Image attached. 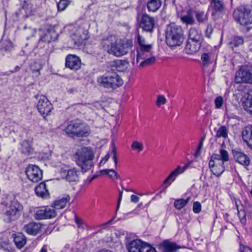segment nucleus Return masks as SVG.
<instances>
[{
	"instance_id": "51",
	"label": "nucleus",
	"mask_w": 252,
	"mask_h": 252,
	"mask_svg": "<svg viewBox=\"0 0 252 252\" xmlns=\"http://www.w3.org/2000/svg\"><path fill=\"white\" fill-rule=\"evenodd\" d=\"M238 214L240 221L243 225H245L246 223V214L244 211L240 212L238 211Z\"/></svg>"
},
{
	"instance_id": "27",
	"label": "nucleus",
	"mask_w": 252,
	"mask_h": 252,
	"mask_svg": "<svg viewBox=\"0 0 252 252\" xmlns=\"http://www.w3.org/2000/svg\"><path fill=\"white\" fill-rule=\"evenodd\" d=\"M211 8L214 10L211 13L212 16H214L215 14H220L224 9L223 3L220 0H212L210 8Z\"/></svg>"
},
{
	"instance_id": "20",
	"label": "nucleus",
	"mask_w": 252,
	"mask_h": 252,
	"mask_svg": "<svg viewBox=\"0 0 252 252\" xmlns=\"http://www.w3.org/2000/svg\"><path fill=\"white\" fill-rule=\"evenodd\" d=\"M202 42L189 40L187 41L185 51L188 54L196 53L200 49Z\"/></svg>"
},
{
	"instance_id": "33",
	"label": "nucleus",
	"mask_w": 252,
	"mask_h": 252,
	"mask_svg": "<svg viewBox=\"0 0 252 252\" xmlns=\"http://www.w3.org/2000/svg\"><path fill=\"white\" fill-rule=\"evenodd\" d=\"M21 150L22 153L26 155H30L32 153L33 149L31 147L29 141L24 140L21 145Z\"/></svg>"
},
{
	"instance_id": "59",
	"label": "nucleus",
	"mask_w": 252,
	"mask_h": 252,
	"mask_svg": "<svg viewBox=\"0 0 252 252\" xmlns=\"http://www.w3.org/2000/svg\"><path fill=\"white\" fill-rule=\"evenodd\" d=\"M123 193V191H119V198H118V202H117L116 212L118 210V209H119V208L120 207L121 201L122 199Z\"/></svg>"
},
{
	"instance_id": "19",
	"label": "nucleus",
	"mask_w": 252,
	"mask_h": 252,
	"mask_svg": "<svg viewBox=\"0 0 252 252\" xmlns=\"http://www.w3.org/2000/svg\"><path fill=\"white\" fill-rule=\"evenodd\" d=\"M234 158L236 162L243 166H248L250 163V159L249 157L241 152L237 149L232 151Z\"/></svg>"
},
{
	"instance_id": "11",
	"label": "nucleus",
	"mask_w": 252,
	"mask_h": 252,
	"mask_svg": "<svg viewBox=\"0 0 252 252\" xmlns=\"http://www.w3.org/2000/svg\"><path fill=\"white\" fill-rule=\"evenodd\" d=\"M23 208L22 205L14 198L8 200L5 205L4 214L8 217V221L14 219L16 215Z\"/></svg>"
},
{
	"instance_id": "53",
	"label": "nucleus",
	"mask_w": 252,
	"mask_h": 252,
	"mask_svg": "<svg viewBox=\"0 0 252 252\" xmlns=\"http://www.w3.org/2000/svg\"><path fill=\"white\" fill-rule=\"evenodd\" d=\"M75 221L76 224L77 225L78 228H81L82 229H84L86 224L82 220L78 218H76Z\"/></svg>"
},
{
	"instance_id": "35",
	"label": "nucleus",
	"mask_w": 252,
	"mask_h": 252,
	"mask_svg": "<svg viewBox=\"0 0 252 252\" xmlns=\"http://www.w3.org/2000/svg\"><path fill=\"white\" fill-rule=\"evenodd\" d=\"M235 21L243 26L252 23V17H235Z\"/></svg>"
},
{
	"instance_id": "48",
	"label": "nucleus",
	"mask_w": 252,
	"mask_h": 252,
	"mask_svg": "<svg viewBox=\"0 0 252 252\" xmlns=\"http://www.w3.org/2000/svg\"><path fill=\"white\" fill-rule=\"evenodd\" d=\"M201 205L199 202L196 201L193 204V211L194 213L198 214L201 211Z\"/></svg>"
},
{
	"instance_id": "32",
	"label": "nucleus",
	"mask_w": 252,
	"mask_h": 252,
	"mask_svg": "<svg viewBox=\"0 0 252 252\" xmlns=\"http://www.w3.org/2000/svg\"><path fill=\"white\" fill-rule=\"evenodd\" d=\"M160 0H150L147 3V7L150 11L156 12L161 6Z\"/></svg>"
},
{
	"instance_id": "18",
	"label": "nucleus",
	"mask_w": 252,
	"mask_h": 252,
	"mask_svg": "<svg viewBox=\"0 0 252 252\" xmlns=\"http://www.w3.org/2000/svg\"><path fill=\"white\" fill-rule=\"evenodd\" d=\"M80 123L79 120L68 122L63 131L65 132L68 136L71 137H75L77 133Z\"/></svg>"
},
{
	"instance_id": "2",
	"label": "nucleus",
	"mask_w": 252,
	"mask_h": 252,
	"mask_svg": "<svg viewBox=\"0 0 252 252\" xmlns=\"http://www.w3.org/2000/svg\"><path fill=\"white\" fill-rule=\"evenodd\" d=\"M136 48V62L140 63V67H144L155 62V57L152 55L153 44L147 42L145 38L138 34Z\"/></svg>"
},
{
	"instance_id": "22",
	"label": "nucleus",
	"mask_w": 252,
	"mask_h": 252,
	"mask_svg": "<svg viewBox=\"0 0 252 252\" xmlns=\"http://www.w3.org/2000/svg\"><path fill=\"white\" fill-rule=\"evenodd\" d=\"M154 25L155 22L152 17H142L140 26L144 30L151 32Z\"/></svg>"
},
{
	"instance_id": "23",
	"label": "nucleus",
	"mask_w": 252,
	"mask_h": 252,
	"mask_svg": "<svg viewBox=\"0 0 252 252\" xmlns=\"http://www.w3.org/2000/svg\"><path fill=\"white\" fill-rule=\"evenodd\" d=\"M24 229L29 234L36 235L40 232L41 224L36 222H31L25 225Z\"/></svg>"
},
{
	"instance_id": "37",
	"label": "nucleus",
	"mask_w": 252,
	"mask_h": 252,
	"mask_svg": "<svg viewBox=\"0 0 252 252\" xmlns=\"http://www.w3.org/2000/svg\"><path fill=\"white\" fill-rule=\"evenodd\" d=\"M115 64L119 71H123L127 68L129 63L127 60H118L115 62Z\"/></svg>"
},
{
	"instance_id": "26",
	"label": "nucleus",
	"mask_w": 252,
	"mask_h": 252,
	"mask_svg": "<svg viewBox=\"0 0 252 252\" xmlns=\"http://www.w3.org/2000/svg\"><path fill=\"white\" fill-rule=\"evenodd\" d=\"M34 190L35 194L39 197L47 198L49 196V193L47 189L46 185L44 182H42L37 186Z\"/></svg>"
},
{
	"instance_id": "61",
	"label": "nucleus",
	"mask_w": 252,
	"mask_h": 252,
	"mask_svg": "<svg viewBox=\"0 0 252 252\" xmlns=\"http://www.w3.org/2000/svg\"><path fill=\"white\" fill-rule=\"evenodd\" d=\"M215 167H216V172H212L213 173V174L216 176L217 177H219L221 175V174L223 172H220V173H219V172L218 171H219V167H218V166H215Z\"/></svg>"
},
{
	"instance_id": "58",
	"label": "nucleus",
	"mask_w": 252,
	"mask_h": 252,
	"mask_svg": "<svg viewBox=\"0 0 252 252\" xmlns=\"http://www.w3.org/2000/svg\"><path fill=\"white\" fill-rule=\"evenodd\" d=\"M240 252H252V250L249 247L242 245H240Z\"/></svg>"
},
{
	"instance_id": "6",
	"label": "nucleus",
	"mask_w": 252,
	"mask_h": 252,
	"mask_svg": "<svg viewBox=\"0 0 252 252\" xmlns=\"http://www.w3.org/2000/svg\"><path fill=\"white\" fill-rule=\"evenodd\" d=\"M97 81L99 85L106 89H116L123 84V81L117 73L99 76Z\"/></svg>"
},
{
	"instance_id": "38",
	"label": "nucleus",
	"mask_w": 252,
	"mask_h": 252,
	"mask_svg": "<svg viewBox=\"0 0 252 252\" xmlns=\"http://www.w3.org/2000/svg\"><path fill=\"white\" fill-rule=\"evenodd\" d=\"M245 109L252 115V90L249 94L248 97L245 102Z\"/></svg>"
},
{
	"instance_id": "47",
	"label": "nucleus",
	"mask_w": 252,
	"mask_h": 252,
	"mask_svg": "<svg viewBox=\"0 0 252 252\" xmlns=\"http://www.w3.org/2000/svg\"><path fill=\"white\" fill-rule=\"evenodd\" d=\"M215 107L217 109H220L223 103V99L221 96H218L215 99Z\"/></svg>"
},
{
	"instance_id": "34",
	"label": "nucleus",
	"mask_w": 252,
	"mask_h": 252,
	"mask_svg": "<svg viewBox=\"0 0 252 252\" xmlns=\"http://www.w3.org/2000/svg\"><path fill=\"white\" fill-rule=\"evenodd\" d=\"M14 241L18 248H22L26 244V239L22 234H19L14 237Z\"/></svg>"
},
{
	"instance_id": "16",
	"label": "nucleus",
	"mask_w": 252,
	"mask_h": 252,
	"mask_svg": "<svg viewBox=\"0 0 252 252\" xmlns=\"http://www.w3.org/2000/svg\"><path fill=\"white\" fill-rule=\"evenodd\" d=\"M188 167V164H186L182 167L178 166L175 169L172 171L163 182V184L165 186V188L169 187L180 174L185 171Z\"/></svg>"
},
{
	"instance_id": "44",
	"label": "nucleus",
	"mask_w": 252,
	"mask_h": 252,
	"mask_svg": "<svg viewBox=\"0 0 252 252\" xmlns=\"http://www.w3.org/2000/svg\"><path fill=\"white\" fill-rule=\"evenodd\" d=\"M2 48L5 51H10L13 48V44L9 40L2 42Z\"/></svg>"
},
{
	"instance_id": "46",
	"label": "nucleus",
	"mask_w": 252,
	"mask_h": 252,
	"mask_svg": "<svg viewBox=\"0 0 252 252\" xmlns=\"http://www.w3.org/2000/svg\"><path fill=\"white\" fill-rule=\"evenodd\" d=\"M87 107L92 110L99 109L101 108V105L99 102L95 101L92 103H89Z\"/></svg>"
},
{
	"instance_id": "3",
	"label": "nucleus",
	"mask_w": 252,
	"mask_h": 252,
	"mask_svg": "<svg viewBox=\"0 0 252 252\" xmlns=\"http://www.w3.org/2000/svg\"><path fill=\"white\" fill-rule=\"evenodd\" d=\"M88 27L87 24L79 26L77 24H71L65 26L64 29L69 32L71 41L75 47L83 45L89 39Z\"/></svg>"
},
{
	"instance_id": "5",
	"label": "nucleus",
	"mask_w": 252,
	"mask_h": 252,
	"mask_svg": "<svg viewBox=\"0 0 252 252\" xmlns=\"http://www.w3.org/2000/svg\"><path fill=\"white\" fill-rule=\"evenodd\" d=\"M183 31L180 26L171 24L167 25L165 31L166 42L170 47L180 46L184 39Z\"/></svg>"
},
{
	"instance_id": "45",
	"label": "nucleus",
	"mask_w": 252,
	"mask_h": 252,
	"mask_svg": "<svg viewBox=\"0 0 252 252\" xmlns=\"http://www.w3.org/2000/svg\"><path fill=\"white\" fill-rule=\"evenodd\" d=\"M166 103V99L163 95H158L157 97L156 104L159 107L161 105L165 104Z\"/></svg>"
},
{
	"instance_id": "21",
	"label": "nucleus",
	"mask_w": 252,
	"mask_h": 252,
	"mask_svg": "<svg viewBox=\"0 0 252 252\" xmlns=\"http://www.w3.org/2000/svg\"><path fill=\"white\" fill-rule=\"evenodd\" d=\"M70 197L68 195L65 194L58 199L55 200L52 204V207L54 209H62L64 208L67 204L69 203Z\"/></svg>"
},
{
	"instance_id": "4",
	"label": "nucleus",
	"mask_w": 252,
	"mask_h": 252,
	"mask_svg": "<svg viewBox=\"0 0 252 252\" xmlns=\"http://www.w3.org/2000/svg\"><path fill=\"white\" fill-rule=\"evenodd\" d=\"M94 154L90 148L83 147L74 154V158L76 164L81 168L82 172H86L93 166V160Z\"/></svg>"
},
{
	"instance_id": "15",
	"label": "nucleus",
	"mask_w": 252,
	"mask_h": 252,
	"mask_svg": "<svg viewBox=\"0 0 252 252\" xmlns=\"http://www.w3.org/2000/svg\"><path fill=\"white\" fill-rule=\"evenodd\" d=\"M79 171L74 168L69 169L62 168L61 170V174L63 178H65V180L69 182H76L79 180Z\"/></svg>"
},
{
	"instance_id": "39",
	"label": "nucleus",
	"mask_w": 252,
	"mask_h": 252,
	"mask_svg": "<svg viewBox=\"0 0 252 252\" xmlns=\"http://www.w3.org/2000/svg\"><path fill=\"white\" fill-rule=\"evenodd\" d=\"M189 200V198L186 199H179L175 201L174 205V207L178 210H181L184 207Z\"/></svg>"
},
{
	"instance_id": "28",
	"label": "nucleus",
	"mask_w": 252,
	"mask_h": 252,
	"mask_svg": "<svg viewBox=\"0 0 252 252\" xmlns=\"http://www.w3.org/2000/svg\"><path fill=\"white\" fill-rule=\"evenodd\" d=\"M189 40L202 42V35L201 32L196 28H192L189 32Z\"/></svg>"
},
{
	"instance_id": "29",
	"label": "nucleus",
	"mask_w": 252,
	"mask_h": 252,
	"mask_svg": "<svg viewBox=\"0 0 252 252\" xmlns=\"http://www.w3.org/2000/svg\"><path fill=\"white\" fill-rule=\"evenodd\" d=\"M201 59L203 65L207 66L210 63L216 62V56L212 52L204 53L202 54Z\"/></svg>"
},
{
	"instance_id": "42",
	"label": "nucleus",
	"mask_w": 252,
	"mask_h": 252,
	"mask_svg": "<svg viewBox=\"0 0 252 252\" xmlns=\"http://www.w3.org/2000/svg\"><path fill=\"white\" fill-rule=\"evenodd\" d=\"M70 4V1L67 0H61L58 3L57 6L59 11L64 10Z\"/></svg>"
},
{
	"instance_id": "1",
	"label": "nucleus",
	"mask_w": 252,
	"mask_h": 252,
	"mask_svg": "<svg viewBox=\"0 0 252 252\" xmlns=\"http://www.w3.org/2000/svg\"><path fill=\"white\" fill-rule=\"evenodd\" d=\"M101 45L108 53L117 57L126 55L133 47L131 40H117L116 36L110 35L104 37Z\"/></svg>"
},
{
	"instance_id": "52",
	"label": "nucleus",
	"mask_w": 252,
	"mask_h": 252,
	"mask_svg": "<svg viewBox=\"0 0 252 252\" xmlns=\"http://www.w3.org/2000/svg\"><path fill=\"white\" fill-rule=\"evenodd\" d=\"M187 13L186 16H201V14L198 13L193 8L189 7L187 8Z\"/></svg>"
},
{
	"instance_id": "31",
	"label": "nucleus",
	"mask_w": 252,
	"mask_h": 252,
	"mask_svg": "<svg viewBox=\"0 0 252 252\" xmlns=\"http://www.w3.org/2000/svg\"><path fill=\"white\" fill-rule=\"evenodd\" d=\"M91 130L89 126L85 123L81 122L76 136L87 137L91 134Z\"/></svg>"
},
{
	"instance_id": "50",
	"label": "nucleus",
	"mask_w": 252,
	"mask_h": 252,
	"mask_svg": "<svg viewBox=\"0 0 252 252\" xmlns=\"http://www.w3.org/2000/svg\"><path fill=\"white\" fill-rule=\"evenodd\" d=\"M111 153L113 155L112 159L114 162L115 166L116 167H117V165H118V159H117L118 154L117 153V149L115 147L113 146L112 147Z\"/></svg>"
},
{
	"instance_id": "55",
	"label": "nucleus",
	"mask_w": 252,
	"mask_h": 252,
	"mask_svg": "<svg viewBox=\"0 0 252 252\" xmlns=\"http://www.w3.org/2000/svg\"><path fill=\"white\" fill-rule=\"evenodd\" d=\"M213 31V28L211 25H208L205 32L206 36L209 38H211V34Z\"/></svg>"
},
{
	"instance_id": "8",
	"label": "nucleus",
	"mask_w": 252,
	"mask_h": 252,
	"mask_svg": "<svg viewBox=\"0 0 252 252\" xmlns=\"http://www.w3.org/2000/svg\"><path fill=\"white\" fill-rule=\"evenodd\" d=\"M58 26L45 25L39 30L40 36L39 42L49 43L58 39L59 33Z\"/></svg>"
},
{
	"instance_id": "24",
	"label": "nucleus",
	"mask_w": 252,
	"mask_h": 252,
	"mask_svg": "<svg viewBox=\"0 0 252 252\" xmlns=\"http://www.w3.org/2000/svg\"><path fill=\"white\" fill-rule=\"evenodd\" d=\"M242 138L247 146L252 150V125L245 127L243 130Z\"/></svg>"
},
{
	"instance_id": "9",
	"label": "nucleus",
	"mask_w": 252,
	"mask_h": 252,
	"mask_svg": "<svg viewBox=\"0 0 252 252\" xmlns=\"http://www.w3.org/2000/svg\"><path fill=\"white\" fill-rule=\"evenodd\" d=\"M128 252H157L149 244L140 240H134L126 246Z\"/></svg>"
},
{
	"instance_id": "12",
	"label": "nucleus",
	"mask_w": 252,
	"mask_h": 252,
	"mask_svg": "<svg viewBox=\"0 0 252 252\" xmlns=\"http://www.w3.org/2000/svg\"><path fill=\"white\" fill-rule=\"evenodd\" d=\"M36 97L38 100L36 105L37 108L40 114L45 117L51 112L53 108L52 104L44 95H37Z\"/></svg>"
},
{
	"instance_id": "14",
	"label": "nucleus",
	"mask_w": 252,
	"mask_h": 252,
	"mask_svg": "<svg viewBox=\"0 0 252 252\" xmlns=\"http://www.w3.org/2000/svg\"><path fill=\"white\" fill-rule=\"evenodd\" d=\"M56 216L57 213L53 207H44L37 210L34 217L36 220H44L52 219Z\"/></svg>"
},
{
	"instance_id": "43",
	"label": "nucleus",
	"mask_w": 252,
	"mask_h": 252,
	"mask_svg": "<svg viewBox=\"0 0 252 252\" xmlns=\"http://www.w3.org/2000/svg\"><path fill=\"white\" fill-rule=\"evenodd\" d=\"M181 21L186 25H191L194 23L193 17H180Z\"/></svg>"
},
{
	"instance_id": "56",
	"label": "nucleus",
	"mask_w": 252,
	"mask_h": 252,
	"mask_svg": "<svg viewBox=\"0 0 252 252\" xmlns=\"http://www.w3.org/2000/svg\"><path fill=\"white\" fill-rule=\"evenodd\" d=\"M97 177V175H94L92 177H88L85 180V184L86 185H88L91 183V182L95 179H96Z\"/></svg>"
},
{
	"instance_id": "7",
	"label": "nucleus",
	"mask_w": 252,
	"mask_h": 252,
	"mask_svg": "<svg viewBox=\"0 0 252 252\" xmlns=\"http://www.w3.org/2000/svg\"><path fill=\"white\" fill-rule=\"evenodd\" d=\"M220 155L214 154L211 158L209 165L211 172L217 173L215 166H218L219 173L224 171L223 163L224 161L228 160V154L226 150L223 149L220 150Z\"/></svg>"
},
{
	"instance_id": "57",
	"label": "nucleus",
	"mask_w": 252,
	"mask_h": 252,
	"mask_svg": "<svg viewBox=\"0 0 252 252\" xmlns=\"http://www.w3.org/2000/svg\"><path fill=\"white\" fill-rule=\"evenodd\" d=\"M110 157L109 154H107L103 158L101 159L100 161L99 162V166H101L104 165L106 162L108 161Z\"/></svg>"
},
{
	"instance_id": "10",
	"label": "nucleus",
	"mask_w": 252,
	"mask_h": 252,
	"mask_svg": "<svg viewBox=\"0 0 252 252\" xmlns=\"http://www.w3.org/2000/svg\"><path fill=\"white\" fill-rule=\"evenodd\" d=\"M252 65L241 66L235 74V81L237 83L252 84Z\"/></svg>"
},
{
	"instance_id": "40",
	"label": "nucleus",
	"mask_w": 252,
	"mask_h": 252,
	"mask_svg": "<svg viewBox=\"0 0 252 252\" xmlns=\"http://www.w3.org/2000/svg\"><path fill=\"white\" fill-rule=\"evenodd\" d=\"M244 39L241 36H234L231 42V44H233L235 47H238L243 44Z\"/></svg>"
},
{
	"instance_id": "36",
	"label": "nucleus",
	"mask_w": 252,
	"mask_h": 252,
	"mask_svg": "<svg viewBox=\"0 0 252 252\" xmlns=\"http://www.w3.org/2000/svg\"><path fill=\"white\" fill-rule=\"evenodd\" d=\"M228 128L225 126H222L216 131V136L217 138L222 137L226 138L228 137Z\"/></svg>"
},
{
	"instance_id": "30",
	"label": "nucleus",
	"mask_w": 252,
	"mask_h": 252,
	"mask_svg": "<svg viewBox=\"0 0 252 252\" xmlns=\"http://www.w3.org/2000/svg\"><path fill=\"white\" fill-rule=\"evenodd\" d=\"M163 252H175L180 247L174 242L168 240L164 241L162 244Z\"/></svg>"
},
{
	"instance_id": "54",
	"label": "nucleus",
	"mask_w": 252,
	"mask_h": 252,
	"mask_svg": "<svg viewBox=\"0 0 252 252\" xmlns=\"http://www.w3.org/2000/svg\"><path fill=\"white\" fill-rule=\"evenodd\" d=\"M108 176L113 180H117L120 178L119 174L113 169H110V173Z\"/></svg>"
},
{
	"instance_id": "60",
	"label": "nucleus",
	"mask_w": 252,
	"mask_h": 252,
	"mask_svg": "<svg viewBox=\"0 0 252 252\" xmlns=\"http://www.w3.org/2000/svg\"><path fill=\"white\" fill-rule=\"evenodd\" d=\"M130 200L134 203H137L139 200V197L135 195H131L130 196Z\"/></svg>"
},
{
	"instance_id": "62",
	"label": "nucleus",
	"mask_w": 252,
	"mask_h": 252,
	"mask_svg": "<svg viewBox=\"0 0 252 252\" xmlns=\"http://www.w3.org/2000/svg\"><path fill=\"white\" fill-rule=\"evenodd\" d=\"M100 173L103 175H108L110 173V169H104L100 171Z\"/></svg>"
},
{
	"instance_id": "49",
	"label": "nucleus",
	"mask_w": 252,
	"mask_h": 252,
	"mask_svg": "<svg viewBox=\"0 0 252 252\" xmlns=\"http://www.w3.org/2000/svg\"><path fill=\"white\" fill-rule=\"evenodd\" d=\"M36 32V31L35 29H32L31 28L27 29L25 31V34L28 35L27 39H29L30 37L33 36Z\"/></svg>"
},
{
	"instance_id": "64",
	"label": "nucleus",
	"mask_w": 252,
	"mask_h": 252,
	"mask_svg": "<svg viewBox=\"0 0 252 252\" xmlns=\"http://www.w3.org/2000/svg\"><path fill=\"white\" fill-rule=\"evenodd\" d=\"M39 252H47V248L46 246H43L41 250H40Z\"/></svg>"
},
{
	"instance_id": "63",
	"label": "nucleus",
	"mask_w": 252,
	"mask_h": 252,
	"mask_svg": "<svg viewBox=\"0 0 252 252\" xmlns=\"http://www.w3.org/2000/svg\"><path fill=\"white\" fill-rule=\"evenodd\" d=\"M202 146H203V144H202V142H200L198 146V148H197V150L196 152V154H197L199 153L200 150H201V149L202 148Z\"/></svg>"
},
{
	"instance_id": "25",
	"label": "nucleus",
	"mask_w": 252,
	"mask_h": 252,
	"mask_svg": "<svg viewBox=\"0 0 252 252\" xmlns=\"http://www.w3.org/2000/svg\"><path fill=\"white\" fill-rule=\"evenodd\" d=\"M233 16H252V6H239L234 11Z\"/></svg>"
},
{
	"instance_id": "41",
	"label": "nucleus",
	"mask_w": 252,
	"mask_h": 252,
	"mask_svg": "<svg viewBox=\"0 0 252 252\" xmlns=\"http://www.w3.org/2000/svg\"><path fill=\"white\" fill-rule=\"evenodd\" d=\"M131 148L134 151H137L138 152H140L143 151L144 146L142 143L137 141H135L132 143Z\"/></svg>"
},
{
	"instance_id": "17",
	"label": "nucleus",
	"mask_w": 252,
	"mask_h": 252,
	"mask_svg": "<svg viewBox=\"0 0 252 252\" xmlns=\"http://www.w3.org/2000/svg\"><path fill=\"white\" fill-rule=\"evenodd\" d=\"M65 65L72 70H78L81 66L80 58L74 55H68L65 59Z\"/></svg>"
},
{
	"instance_id": "13",
	"label": "nucleus",
	"mask_w": 252,
	"mask_h": 252,
	"mask_svg": "<svg viewBox=\"0 0 252 252\" xmlns=\"http://www.w3.org/2000/svg\"><path fill=\"white\" fill-rule=\"evenodd\" d=\"M26 174L28 178L32 182H37L43 177L42 171L35 165L28 166L26 169Z\"/></svg>"
}]
</instances>
